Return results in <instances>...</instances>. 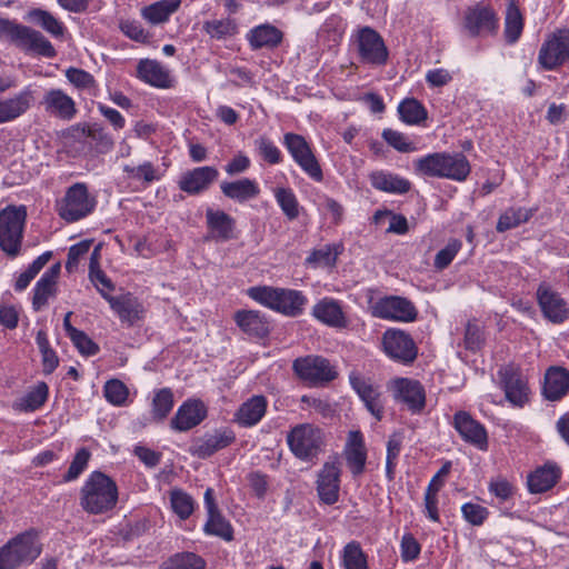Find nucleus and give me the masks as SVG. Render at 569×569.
<instances>
[{
  "mask_svg": "<svg viewBox=\"0 0 569 569\" xmlns=\"http://www.w3.org/2000/svg\"><path fill=\"white\" fill-rule=\"evenodd\" d=\"M256 144L260 156L269 163L276 164L281 161V153L279 149L268 138L260 137Z\"/></svg>",
  "mask_w": 569,
  "mask_h": 569,
  "instance_id": "nucleus-64",
  "label": "nucleus"
},
{
  "mask_svg": "<svg viewBox=\"0 0 569 569\" xmlns=\"http://www.w3.org/2000/svg\"><path fill=\"white\" fill-rule=\"evenodd\" d=\"M283 144L297 164L315 181L323 180V172L311 147L307 140L297 133L288 132L283 137Z\"/></svg>",
  "mask_w": 569,
  "mask_h": 569,
  "instance_id": "nucleus-8",
  "label": "nucleus"
},
{
  "mask_svg": "<svg viewBox=\"0 0 569 569\" xmlns=\"http://www.w3.org/2000/svg\"><path fill=\"white\" fill-rule=\"evenodd\" d=\"M312 316L321 323L335 329L348 327V319L341 303L333 298L326 297L319 300L312 308Z\"/></svg>",
  "mask_w": 569,
  "mask_h": 569,
  "instance_id": "nucleus-23",
  "label": "nucleus"
},
{
  "mask_svg": "<svg viewBox=\"0 0 569 569\" xmlns=\"http://www.w3.org/2000/svg\"><path fill=\"white\" fill-rule=\"evenodd\" d=\"M173 512L182 520L188 519L194 510V501L187 492L174 489L170 493Z\"/></svg>",
  "mask_w": 569,
  "mask_h": 569,
  "instance_id": "nucleus-50",
  "label": "nucleus"
},
{
  "mask_svg": "<svg viewBox=\"0 0 569 569\" xmlns=\"http://www.w3.org/2000/svg\"><path fill=\"white\" fill-rule=\"evenodd\" d=\"M89 279L103 299L109 300L114 290L113 282L107 277L100 267V251H92L89 263Z\"/></svg>",
  "mask_w": 569,
  "mask_h": 569,
  "instance_id": "nucleus-39",
  "label": "nucleus"
},
{
  "mask_svg": "<svg viewBox=\"0 0 569 569\" xmlns=\"http://www.w3.org/2000/svg\"><path fill=\"white\" fill-rule=\"evenodd\" d=\"M117 500L116 482L100 471H93L81 489V506L89 513L107 512L116 506Z\"/></svg>",
  "mask_w": 569,
  "mask_h": 569,
  "instance_id": "nucleus-1",
  "label": "nucleus"
},
{
  "mask_svg": "<svg viewBox=\"0 0 569 569\" xmlns=\"http://www.w3.org/2000/svg\"><path fill=\"white\" fill-rule=\"evenodd\" d=\"M27 221L24 206H7L0 211V249H20Z\"/></svg>",
  "mask_w": 569,
  "mask_h": 569,
  "instance_id": "nucleus-5",
  "label": "nucleus"
},
{
  "mask_svg": "<svg viewBox=\"0 0 569 569\" xmlns=\"http://www.w3.org/2000/svg\"><path fill=\"white\" fill-rule=\"evenodd\" d=\"M343 569H369L368 558L357 541L348 542L340 555Z\"/></svg>",
  "mask_w": 569,
  "mask_h": 569,
  "instance_id": "nucleus-44",
  "label": "nucleus"
},
{
  "mask_svg": "<svg viewBox=\"0 0 569 569\" xmlns=\"http://www.w3.org/2000/svg\"><path fill=\"white\" fill-rule=\"evenodd\" d=\"M17 47L49 59L57 56V51L51 42L40 31L26 26Z\"/></svg>",
  "mask_w": 569,
  "mask_h": 569,
  "instance_id": "nucleus-31",
  "label": "nucleus"
},
{
  "mask_svg": "<svg viewBox=\"0 0 569 569\" xmlns=\"http://www.w3.org/2000/svg\"><path fill=\"white\" fill-rule=\"evenodd\" d=\"M61 266L59 262L52 264L37 281L32 292V307L36 311L47 306L50 298L57 295V281L60 274Z\"/></svg>",
  "mask_w": 569,
  "mask_h": 569,
  "instance_id": "nucleus-24",
  "label": "nucleus"
},
{
  "mask_svg": "<svg viewBox=\"0 0 569 569\" xmlns=\"http://www.w3.org/2000/svg\"><path fill=\"white\" fill-rule=\"evenodd\" d=\"M461 515L466 522L479 527L488 519L490 511L487 507L478 502L468 501L461 506Z\"/></svg>",
  "mask_w": 569,
  "mask_h": 569,
  "instance_id": "nucleus-51",
  "label": "nucleus"
},
{
  "mask_svg": "<svg viewBox=\"0 0 569 569\" xmlns=\"http://www.w3.org/2000/svg\"><path fill=\"white\" fill-rule=\"evenodd\" d=\"M536 209H528L522 207H511L508 208L501 216L499 217L497 223V230L499 232H503L520 226L529 221V219L533 216Z\"/></svg>",
  "mask_w": 569,
  "mask_h": 569,
  "instance_id": "nucleus-45",
  "label": "nucleus"
},
{
  "mask_svg": "<svg viewBox=\"0 0 569 569\" xmlns=\"http://www.w3.org/2000/svg\"><path fill=\"white\" fill-rule=\"evenodd\" d=\"M27 18L54 38H62L64 34L66 28L63 23L47 10L40 8L32 9L28 12Z\"/></svg>",
  "mask_w": 569,
  "mask_h": 569,
  "instance_id": "nucleus-42",
  "label": "nucleus"
},
{
  "mask_svg": "<svg viewBox=\"0 0 569 569\" xmlns=\"http://www.w3.org/2000/svg\"><path fill=\"white\" fill-rule=\"evenodd\" d=\"M385 352L395 360L403 363L411 362L417 357V349L411 337L402 330L390 329L383 333Z\"/></svg>",
  "mask_w": 569,
  "mask_h": 569,
  "instance_id": "nucleus-13",
  "label": "nucleus"
},
{
  "mask_svg": "<svg viewBox=\"0 0 569 569\" xmlns=\"http://www.w3.org/2000/svg\"><path fill=\"white\" fill-rule=\"evenodd\" d=\"M137 77L143 82L157 88H170L172 78L167 68L150 59L140 60L137 66Z\"/></svg>",
  "mask_w": 569,
  "mask_h": 569,
  "instance_id": "nucleus-27",
  "label": "nucleus"
},
{
  "mask_svg": "<svg viewBox=\"0 0 569 569\" xmlns=\"http://www.w3.org/2000/svg\"><path fill=\"white\" fill-rule=\"evenodd\" d=\"M41 552V547L33 531L23 532L0 548V569H16L32 562Z\"/></svg>",
  "mask_w": 569,
  "mask_h": 569,
  "instance_id": "nucleus-2",
  "label": "nucleus"
},
{
  "mask_svg": "<svg viewBox=\"0 0 569 569\" xmlns=\"http://www.w3.org/2000/svg\"><path fill=\"white\" fill-rule=\"evenodd\" d=\"M203 29L211 38L222 39L234 33L236 24L230 19L212 20L206 21Z\"/></svg>",
  "mask_w": 569,
  "mask_h": 569,
  "instance_id": "nucleus-59",
  "label": "nucleus"
},
{
  "mask_svg": "<svg viewBox=\"0 0 569 569\" xmlns=\"http://www.w3.org/2000/svg\"><path fill=\"white\" fill-rule=\"evenodd\" d=\"M107 301L120 321L127 326H133L143 318L144 308L142 303L129 292L112 296Z\"/></svg>",
  "mask_w": 569,
  "mask_h": 569,
  "instance_id": "nucleus-22",
  "label": "nucleus"
},
{
  "mask_svg": "<svg viewBox=\"0 0 569 569\" xmlns=\"http://www.w3.org/2000/svg\"><path fill=\"white\" fill-rule=\"evenodd\" d=\"M49 388L46 382L39 381L21 398L13 403V408L19 411L32 412L39 409L48 399Z\"/></svg>",
  "mask_w": 569,
  "mask_h": 569,
  "instance_id": "nucleus-38",
  "label": "nucleus"
},
{
  "mask_svg": "<svg viewBox=\"0 0 569 569\" xmlns=\"http://www.w3.org/2000/svg\"><path fill=\"white\" fill-rule=\"evenodd\" d=\"M537 297L541 311L549 321L561 323L568 318L567 305L558 292L548 287L540 286Z\"/></svg>",
  "mask_w": 569,
  "mask_h": 569,
  "instance_id": "nucleus-21",
  "label": "nucleus"
},
{
  "mask_svg": "<svg viewBox=\"0 0 569 569\" xmlns=\"http://www.w3.org/2000/svg\"><path fill=\"white\" fill-rule=\"evenodd\" d=\"M283 38V33L271 24H261L253 28L248 34V41L252 49L276 48Z\"/></svg>",
  "mask_w": 569,
  "mask_h": 569,
  "instance_id": "nucleus-35",
  "label": "nucleus"
},
{
  "mask_svg": "<svg viewBox=\"0 0 569 569\" xmlns=\"http://www.w3.org/2000/svg\"><path fill=\"white\" fill-rule=\"evenodd\" d=\"M278 289L272 287H251L248 289V296L258 303L274 310L278 297Z\"/></svg>",
  "mask_w": 569,
  "mask_h": 569,
  "instance_id": "nucleus-58",
  "label": "nucleus"
},
{
  "mask_svg": "<svg viewBox=\"0 0 569 569\" xmlns=\"http://www.w3.org/2000/svg\"><path fill=\"white\" fill-rule=\"evenodd\" d=\"M162 569H204V561L192 552L173 556Z\"/></svg>",
  "mask_w": 569,
  "mask_h": 569,
  "instance_id": "nucleus-55",
  "label": "nucleus"
},
{
  "mask_svg": "<svg viewBox=\"0 0 569 569\" xmlns=\"http://www.w3.org/2000/svg\"><path fill=\"white\" fill-rule=\"evenodd\" d=\"M387 388L395 402L405 406L411 413H420L426 406V391L416 379L397 377L391 379Z\"/></svg>",
  "mask_w": 569,
  "mask_h": 569,
  "instance_id": "nucleus-7",
  "label": "nucleus"
},
{
  "mask_svg": "<svg viewBox=\"0 0 569 569\" xmlns=\"http://www.w3.org/2000/svg\"><path fill=\"white\" fill-rule=\"evenodd\" d=\"M463 26L472 37L492 33L498 29V19L491 8L477 4L467 9Z\"/></svg>",
  "mask_w": 569,
  "mask_h": 569,
  "instance_id": "nucleus-16",
  "label": "nucleus"
},
{
  "mask_svg": "<svg viewBox=\"0 0 569 569\" xmlns=\"http://www.w3.org/2000/svg\"><path fill=\"white\" fill-rule=\"evenodd\" d=\"M350 383L366 409L377 421H380L385 413V400L380 386L373 383L370 379L357 375L350 376Z\"/></svg>",
  "mask_w": 569,
  "mask_h": 569,
  "instance_id": "nucleus-12",
  "label": "nucleus"
},
{
  "mask_svg": "<svg viewBox=\"0 0 569 569\" xmlns=\"http://www.w3.org/2000/svg\"><path fill=\"white\" fill-rule=\"evenodd\" d=\"M33 93L24 89L18 94L0 101V123L12 121L24 114L32 106Z\"/></svg>",
  "mask_w": 569,
  "mask_h": 569,
  "instance_id": "nucleus-30",
  "label": "nucleus"
},
{
  "mask_svg": "<svg viewBox=\"0 0 569 569\" xmlns=\"http://www.w3.org/2000/svg\"><path fill=\"white\" fill-rule=\"evenodd\" d=\"M293 370L300 379L312 386L329 382L337 376L330 362L319 356H307L296 359Z\"/></svg>",
  "mask_w": 569,
  "mask_h": 569,
  "instance_id": "nucleus-10",
  "label": "nucleus"
},
{
  "mask_svg": "<svg viewBox=\"0 0 569 569\" xmlns=\"http://www.w3.org/2000/svg\"><path fill=\"white\" fill-rule=\"evenodd\" d=\"M499 377L507 400L513 406L522 407L529 397V388L525 379L512 367L500 368Z\"/></svg>",
  "mask_w": 569,
  "mask_h": 569,
  "instance_id": "nucleus-20",
  "label": "nucleus"
},
{
  "mask_svg": "<svg viewBox=\"0 0 569 569\" xmlns=\"http://www.w3.org/2000/svg\"><path fill=\"white\" fill-rule=\"evenodd\" d=\"M66 78L78 90H91L96 88V80L88 71L70 67L66 70Z\"/></svg>",
  "mask_w": 569,
  "mask_h": 569,
  "instance_id": "nucleus-56",
  "label": "nucleus"
},
{
  "mask_svg": "<svg viewBox=\"0 0 569 569\" xmlns=\"http://www.w3.org/2000/svg\"><path fill=\"white\" fill-rule=\"evenodd\" d=\"M207 221L211 231L219 238L230 239L233 237L234 220L223 211L207 210Z\"/></svg>",
  "mask_w": 569,
  "mask_h": 569,
  "instance_id": "nucleus-43",
  "label": "nucleus"
},
{
  "mask_svg": "<svg viewBox=\"0 0 569 569\" xmlns=\"http://www.w3.org/2000/svg\"><path fill=\"white\" fill-rule=\"evenodd\" d=\"M91 453L87 448H80L76 452L63 480L66 482L76 480L87 469Z\"/></svg>",
  "mask_w": 569,
  "mask_h": 569,
  "instance_id": "nucleus-57",
  "label": "nucleus"
},
{
  "mask_svg": "<svg viewBox=\"0 0 569 569\" xmlns=\"http://www.w3.org/2000/svg\"><path fill=\"white\" fill-rule=\"evenodd\" d=\"M287 442L297 458L311 460L321 450L323 433L321 429L311 423H301L290 430Z\"/></svg>",
  "mask_w": 569,
  "mask_h": 569,
  "instance_id": "nucleus-4",
  "label": "nucleus"
},
{
  "mask_svg": "<svg viewBox=\"0 0 569 569\" xmlns=\"http://www.w3.org/2000/svg\"><path fill=\"white\" fill-rule=\"evenodd\" d=\"M218 176L219 172L213 167L194 168L181 176L179 188L189 194H198L207 190Z\"/></svg>",
  "mask_w": 569,
  "mask_h": 569,
  "instance_id": "nucleus-25",
  "label": "nucleus"
},
{
  "mask_svg": "<svg viewBox=\"0 0 569 569\" xmlns=\"http://www.w3.org/2000/svg\"><path fill=\"white\" fill-rule=\"evenodd\" d=\"M420 551L421 547L412 535L406 533L402 536L400 542V553L403 562L416 560L420 555Z\"/></svg>",
  "mask_w": 569,
  "mask_h": 569,
  "instance_id": "nucleus-63",
  "label": "nucleus"
},
{
  "mask_svg": "<svg viewBox=\"0 0 569 569\" xmlns=\"http://www.w3.org/2000/svg\"><path fill=\"white\" fill-rule=\"evenodd\" d=\"M307 298L302 292L291 289H278L276 311L286 316H298L302 312Z\"/></svg>",
  "mask_w": 569,
  "mask_h": 569,
  "instance_id": "nucleus-36",
  "label": "nucleus"
},
{
  "mask_svg": "<svg viewBox=\"0 0 569 569\" xmlns=\"http://www.w3.org/2000/svg\"><path fill=\"white\" fill-rule=\"evenodd\" d=\"M87 136L96 143L99 152H108L113 147V139L111 136L98 124L89 126Z\"/></svg>",
  "mask_w": 569,
  "mask_h": 569,
  "instance_id": "nucleus-61",
  "label": "nucleus"
},
{
  "mask_svg": "<svg viewBox=\"0 0 569 569\" xmlns=\"http://www.w3.org/2000/svg\"><path fill=\"white\" fill-rule=\"evenodd\" d=\"M341 469L339 462L328 461L319 471L317 491L326 505H333L339 499Z\"/></svg>",
  "mask_w": 569,
  "mask_h": 569,
  "instance_id": "nucleus-15",
  "label": "nucleus"
},
{
  "mask_svg": "<svg viewBox=\"0 0 569 569\" xmlns=\"http://www.w3.org/2000/svg\"><path fill=\"white\" fill-rule=\"evenodd\" d=\"M445 167L441 178L451 179L455 181H465L470 173V163L462 153H447L445 152Z\"/></svg>",
  "mask_w": 569,
  "mask_h": 569,
  "instance_id": "nucleus-41",
  "label": "nucleus"
},
{
  "mask_svg": "<svg viewBox=\"0 0 569 569\" xmlns=\"http://www.w3.org/2000/svg\"><path fill=\"white\" fill-rule=\"evenodd\" d=\"M274 196L278 204L288 219L293 220L299 216V203L292 190L278 188Z\"/></svg>",
  "mask_w": 569,
  "mask_h": 569,
  "instance_id": "nucleus-54",
  "label": "nucleus"
},
{
  "mask_svg": "<svg viewBox=\"0 0 569 569\" xmlns=\"http://www.w3.org/2000/svg\"><path fill=\"white\" fill-rule=\"evenodd\" d=\"M267 406L268 402L263 396H252L238 408L234 421L241 427H253L264 417Z\"/></svg>",
  "mask_w": 569,
  "mask_h": 569,
  "instance_id": "nucleus-28",
  "label": "nucleus"
},
{
  "mask_svg": "<svg viewBox=\"0 0 569 569\" xmlns=\"http://www.w3.org/2000/svg\"><path fill=\"white\" fill-rule=\"evenodd\" d=\"M523 30V18L515 1H510L506 11L505 36L509 43H515Z\"/></svg>",
  "mask_w": 569,
  "mask_h": 569,
  "instance_id": "nucleus-47",
  "label": "nucleus"
},
{
  "mask_svg": "<svg viewBox=\"0 0 569 569\" xmlns=\"http://www.w3.org/2000/svg\"><path fill=\"white\" fill-rule=\"evenodd\" d=\"M181 4V0H160L141 9V16L151 24L166 22Z\"/></svg>",
  "mask_w": 569,
  "mask_h": 569,
  "instance_id": "nucleus-40",
  "label": "nucleus"
},
{
  "mask_svg": "<svg viewBox=\"0 0 569 569\" xmlns=\"http://www.w3.org/2000/svg\"><path fill=\"white\" fill-rule=\"evenodd\" d=\"M371 312L377 318L398 322H411L417 318L415 306L408 299L398 296L378 299L372 303Z\"/></svg>",
  "mask_w": 569,
  "mask_h": 569,
  "instance_id": "nucleus-11",
  "label": "nucleus"
},
{
  "mask_svg": "<svg viewBox=\"0 0 569 569\" xmlns=\"http://www.w3.org/2000/svg\"><path fill=\"white\" fill-rule=\"evenodd\" d=\"M369 179L375 189L383 192L403 194L411 189L409 180L386 171H375Z\"/></svg>",
  "mask_w": 569,
  "mask_h": 569,
  "instance_id": "nucleus-33",
  "label": "nucleus"
},
{
  "mask_svg": "<svg viewBox=\"0 0 569 569\" xmlns=\"http://www.w3.org/2000/svg\"><path fill=\"white\" fill-rule=\"evenodd\" d=\"M445 152H435L413 161L415 170L422 176L441 178L443 174Z\"/></svg>",
  "mask_w": 569,
  "mask_h": 569,
  "instance_id": "nucleus-46",
  "label": "nucleus"
},
{
  "mask_svg": "<svg viewBox=\"0 0 569 569\" xmlns=\"http://www.w3.org/2000/svg\"><path fill=\"white\" fill-rule=\"evenodd\" d=\"M561 469L555 462H546L528 475L527 487L530 493H542L556 486Z\"/></svg>",
  "mask_w": 569,
  "mask_h": 569,
  "instance_id": "nucleus-26",
  "label": "nucleus"
},
{
  "mask_svg": "<svg viewBox=\"0 0 569 569\" xmlns=\"http://www.w3.org/2000/svg\"><path fill=\"white\" fill-rule=\"evenodd\" d=\"M236 439L233 431L229 429L217 430L214 433L204 437L194 447V453L200 458H207L216 451L231 445Z\"/></svg>",
  "mask_w": 569,
  "mask_h": 569,
  "instance_id": "nucleus-34",
  "label": "nucleus"
},
{
  "mask_svg": "<svg viewBox=\"0 0 569 569\" xmlns=\"http://www.w3.org/2000/svg\"><path fill=\"white\" fill-rule=\"evenodd\" d=\"M236 322L242 331L252 337L262 338L269 332L268 321L258 311H239Z\"/></svg>",
  "mask_w": 569,
  "mask_h": 569,
  "instance_id": "nucleus-37",
  "label": "nucleus"
},
{
  "mask_svg": "<svg viewBox=\"0 0 569 569\" xmlns=\"http://www.w3.org/2000/svg\"><path fill=\"white\" fill-rule=\"evenodd\" d=\"M222 193L234 201L246 202L258 197L260 189L254 180L242 178L220 184Z\"/></svg>",
  "mask_w": 569,
  "mask_h": 569,
  "instance_id": "nucleus-32",
  "label": "nucleus"
},
{
  "mask_svg": "<svg viewBox=\"0 0 569 569\" xmlns=\"http://www.w3.org/2000/svg\"><path fill=\"white\" fill-rule=\"evenodd\" d=\"M542 391L551 401L565 397L569 392V371L563 367H550L545 375Z\"/></svg>",
  "mask_w": 569,
  "mask_h": 569,
  "instance_id": "nucleus-29",
  "label": "nucleus"
},
{
  "mask_svg": "<svg viewBox=\"0 0 569 569\" xmlns=\"http://www.w3.org/2000/svg\"><path fill=\"white\" fill-rule=\"evenodd\" d=\"M488 490L500 501H506L512 497L515 487L503 477L492 478L488 485Z\"/></svg>",
  "mask_w": 569,
  "mask_h": 569,
  "instance_id": "nucleus-62",
  "label": "nucleus"
},
{
  "mask_svg": "<svg viewBox=\"0 0 569 569\" xmlns=\"http://www.w3.org/2000/svg\"><path fill=\"white\" fill-rule=\"evenodd\" d=\"M569 60V30L552 32L542 43L538 61L546 70H553Z\"/></svg>",
  "mask_w": 569,
  "mask_h": 569,
  "instance_id": "nucleus-9",
  "label": "nucleus"
},
{
  "mask_svg": "<svg viewBox=\"0 0 569 569\" xmlns=\"http://www.w3.org/2000/svg\"><path fill=\"white\" fill-rule=\"evenodd\" d=\"M343 456L351 473L357 477L365 471L367 448L365 437L359 430H351L347 436Z\"/></svg>",
  "mask_w": 569,
  "mask_h": 569,
  "instance_id": "nucleus-18",
  "label": "nucleus"
},
{
  "mask_svg": "<svg viewBox=\"0 0 569 569\" xmlns=\"http://www.w3.org/2000/svg\"><path fill=\"white\" fill-rule=\"evenodd\" d=\"M355 44L359 61L371 66H385L389 58L388 48L382 37L370 27L358 29Z\"/></svg>",
  "mask_w": 569,
  "mask_h": 569,
  "instance_id": "nucleus-6",
  "label": "nucleus"
},
{
  "mask_svg": "<svg viewBox=\"0 0 569 569\" xmlns=\"http://www.w3.org/2000/svg\"><path fill=\"white\" fill-rule=\"evenodd\" d=\"M173 408V395L170 389L163 388L154 393L152 400V416L158 420L164 419Z\"/></svg>",
  "mask_w": 569,
  "mask_h": 569,
  "instance_id": "nucleus-53",
  "label": "nucleus"
},
{
  "mask_svg": "<svg viewBox=\"0 0 569 569\" xmlns=\"http://www.w3.org/2000/svg\"><path fill=\"white\" fill-rule=\"evenodd\" d=\"M97 200L89 193L83 182L69 187L64 197L57 203L59 216L67 222L79 221L89 216L96 208Z\"/></svg>",
  "mask_w": 569,
  "mask_h": 569,
  "instance_id": "nucleus-3",
  "label": "nucleus"
},
{
  "mask_svg": "<svg viewBox=\"0 0 569 569\" xmlns=\"http://www.w3.org/2000/svg\"><path fill=\"white\" fill-rule=\"evenodd\" d=\"M206 416L204 403L198 399H189L178 408L171 420V427L177 431H188L200 425Z\"/></svg>",
  "mask_w": 569,
  "mask_h": 569,
  "instance_id": "nucleus-19",
  "label": "nucleus"
},
{
  "mask_svg": "<svg viewBox=\"0 0 569 569\" xmlns=\"http://www.w3.org/2000/svg\"><path fill=\"white\" fill-rule=\"evenodd\" d=\"M400 119L407 124H419L427 119L426 108L415 98H406L398 106Z\"/></svg>",
  "mask_w": 569,
  "mask_h": 569,
  "instance_id": "nucleus-48",
  "label": "nucleus"
},
{
  "mask_svg": "<svg viewBox=\"0 0 569 569\" xmlns=\"http://www.w3.org/2000/svg\"><path fill=\"white\" fill-rule=\"evenodd\" d=\"M453 427L463 441L482 451L488 449V433L485 426L473 419L468 412H456L453 416Z\"/></svg>",
  "mask_w": 569,
  "mask_h": 569,
  "instance_id": "nucleus-14",
  "label": "nucleus"
},
{
  "mask_svg": "<svg viewBox=\"0 0 569 569\" xmlns=\"http://www.w3.org/2000/svg\"><path fill=\"white\" fill-rule=\"evenodd\" d=\"M103 395L109 403L121 407L127 402L129 390L122 381L111 379L106 382Z\"/></svg>",
  "mask_w": 569,
  "mask_h": 569,
  "instance_id": "nucleus-52",
  "label": "nucleus"
},
{
  "mask_svg": "<svg viewBox=\"0 0 569 569\" xmlns=\"http://www.w3.org/2000/svg\"><path fill=\"white\" fill-rule=\"evenodd\" d=\"M206 535L222 538L230 541L233 538V530L229 521H227L220 511L208 515V520L203 527Z\"/></svg>",
  "mask_w": 569,
  "mask_h": 569,
  "instance_id": "nucleus-49",
  "label": "nucleus"
},
{
  "mask_svg": "<svg viewBox=\"0 0 569 569\" xmlns=\"http://www.w3.org/2000/svg\"><path fill=\"white\" fill-rule=\"evenodd\" d=\"M123 171L127 173L129 179L138 181L142 180L147 183H150L159 179L156 169L151 162H144L137 167L124 166Z\"/></svg>",
  "mask_w": 569,
  "mask_h": 569,
  "instance_id": "nucleus-60",
  "label": "nucleus"
},
{
  "mask_svg": "<svg viewBox=\"0 0 569 569\" xmlns=\"http://www.w3.org/2000/svg\"><path fill=\"white\" fill-rule=\"evenodd\" d=\"M41 104L47 113L64 121L72 120L78 112L74 100L61 89L46 91Z\"/></svg>",
  "mask_w": 569,
  "mask_h": 569,
  "instance_id": "nucleus-17",
  "label": "nucleus"
}]
</instances>
